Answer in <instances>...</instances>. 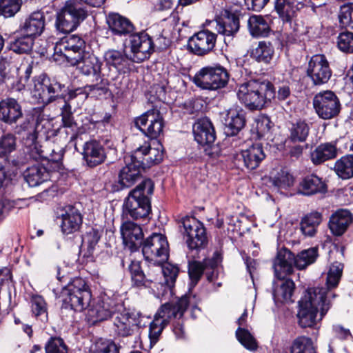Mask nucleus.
I'll list each match as a JSON object with an SVG mask.
<instances>
[{
  "mask_svg": "<svg viewBox=\"0 0 353 353\" xmlns=\"http://www.w3.org/2000/svg\"><path fill=\"white\" fill-rule=\"evenodd\" d=\"M343 265L339 262L332 264L327 273V288H308L303 298L299 301V310L297 314L299 324L301 327H311L316 324L319 310L322 318L330 307V296L336 294L330 289L336 288L341 279Z\"/></svg>",
  "mask_w": 353,
  "mask_h": 353,
  "instance_id": "obj_1",
  "label": "nucleus"
},
{
  "mask_svg": "<svg viewBox=\"0 0 353 353\" xmlns=\"http://www.w3.org/2000/svg\"><path fill=\"white\" fill-rule=\"evenodd\" d=\"M194 299L195 297L193 296L185 294L176 302H168L160 307L150 324L149 338L151 344L157 343L163 329L172 319H174L173 332L176 336L179 339L184 336L183 317L188 306L192 304V301Z\"/></svg>",
  "mask_w": 353,
  "mask_h": 353,
  "instance_id": "obj_2",
  "label": "nucleus"
},
{
  "mask_svg": "<svg viewBox=\"0 0 353 353\" xmlns=\"http://www.w3.org/2000/svg\"><path fill=\"white\" fill-rule=\"evenodd\" d=\"M59 298L62 301L61 316L68 319L73 318L75 312H81L88 307L92 293L84 279L75 277L61 289Z\"/></svg>",
  "mask_w": 353,
  "mask_h": 353,
  "instance_id": "obj_3",
  "label": "nucleus"
},
{
  "mask_svg": "<svg viewBox=\"0 0 353 353\" xmlns=\"http://www.w3.org/2000/svg\"><path fill=\"white\" fill-rule=\"evenodd\" d=\"M275 97L274 85L268 80H250L239 85L237 97L250 110L263 109Z\"/></svg>",
  "mask_w": 353,
  "mask_h": 353,
  "instance_id": "obj_4",
  "label": "nucleus"
},
{
  "mask_svg": "<svg viewBox=\"0 0 353 353\" xmlns=\"http://www.w3.org/2000/svg\"><path fill=\"white\" fill-rule=\"evenodd\" d=\"M154 188L153 181L145 179L132 190L124 201L123 214L134 220L146 218L152 210L150 199Z\"/></svg>",
  "mask_w": 353,
  "mask_h": 353,
  "instance_id": "obj_5",
  "label": "nucleus"
},
{
  "mask_svg": "<svg viewBox=\"0 0 353 353\" xmlns=\"http://www.w3.org/2000/svg\"><path fill=\"white\" fill-rule=\"evenodd\" d=\"M318 248H310L299 253L296 256L287 249H282L274 260L273 268L279 278H283L293 272V266L302 270L315 262L318 257Z\"/></svg>",
  "mask_w": 353,
  "mask_h": 353,
  "instance_id": "obj_6",
  "label": "nucleus"
},
{
  "mask_svg": "<svg viewBox=\"0 0 353 353\" xmlns=\"http://www.w3.org/2000/svg\"><path fill=\"white\" fill-rule=\"evenodd\" d=\"M179 224L180 232L188 248L191 252H195V254H192L194 258L198 252L205 248L208 245L206 229L203 223L192 216L182 217Z\"/></svg>",
  "mask_w": 353,
  "mask_h": 353,
  "instance_id": "obj_7",
  "label": "nucleus"
},
{
  "mask_svg": "<svg viewBox=\"0 0 353 353\" xmlns=\"http://www.w3.org/2000/svg\"><path fill=\"white\" fill-rule=\"evenodd\" d=\"M41 125L43 126L38 117L35 123L29 119H25L15 127V133L22 137L26 160L33 159L37 161L46 157L42 146L37 141Z\"/></svg>",
  "mask_w": 353,
  "mask_h": 353,
  "instance_id": "obj_8",
  "label": "nucleus"
},
{
  "mask_svg": "<svg viewBox=\"0 0 353 353\" xmlns=\"http://www.w3.org/2000/svg\"><path fill=\"white\" fill-rule=\"evenodd\" d=\"M142 313L136 309H127L123 306L113 316L111 330L115 337L126 338L135 334L143 325Z\"/></svg>",
  "mask_w": 353,
  "mask_h": 353,
  "instance_id": "obj_9",
  "label": "nucleus"
},
{
  "mask_svg": "<svg viewBox=\"0 0 353 353\" xmlns=\"http://www.w3.org/2000/svg\"><path fill=\"white\" fill-rule=\"evenodd\" d=\"M88 17L87 10L75 1H68L57 13L54 27L60 33H70Z\"/></svg>",
  "mask_w": 353,
  "mask_h": 353,
  "instance_id": "obj_10",
  "label": "nucleus"
},
{
  "mask_svg": "<svg viewBox=\"0 0 353 353\" xmlns=\"http://www.w3.org/2000/svg\"><path fill=\"white\" fill-rule=\"evenodd\" d=\"M230 73L220 64H214L202 68L193 78L196 86L203 90H217L228 83Z\"/></svg>",
  "mask_w": 353,
  "mask_h": 353,
  "instance_id": "obj_11",
  "label": "nucleus"
},
{
  "mask_svg": "<svg viewBox=\"0 0 353 353\" xmlns=\"http://www.w3.org/2000/svg\"><path fill=\"white\" fill-rule=\"evenodd\" d=\"M142 252L145 259L156 265H162L169 257V245L166 237L153 233L142 242Z\"/></svg>",
  "mask_w": 353,
  "mask_h": 353,
  "instance_id": "obj_12",
  "label": "nucleus"
},
{
  "mask_svg": "<svg viewBox=\"0 0 353 353\" xmlns=\"http://www.w3.org/2000/svg\"><path fill=\"white\" fill-rule=\"evenodd\" d=\"M313 107L318 117L323 120L336 117L341 110L339 97L331 90L317 93L313 98Z\"/></svg>",
  "mask_w": 353,
  "mask_h": 353,
  "instance_id": "obj_13",
  "label": "nucleus"
},
{
  "mask_svg": "<svg viewBox=\"0 0 353 353\" xmlns=\"http://www.w3.org/2000/svg\"><path fill=\"white\" fill-rule=\"evenodd\" d=\"M33 96L39 103L48 104L57 97L65 87L56 79H50L46 74L33 78Z\"/></svg>",
  "mask_w": 353,
  "mask_h": 353,
  "instance_id": "obj_14",
  "label": "nucleus"
},
{
  "mask_svg": "<svg viewBox=\"0 0 353 353\" xmlns=\"http://www.w3.org/2000/svg\"><path fill=\"white\" fill-rule=\"evenodd\" d=\"M306 75L315 86L326 84L332 77L330 62L323 54H316L308 61Z\"/></svg>",
  "mask_w": 353,
  "mask_h": 353,
  "instance_id": "obj_15",
  "label": "nucleus"
},
{
  "mask_svg": "<svg viewBox=\"0 0 353 353\" xmlns=\"http://www.w3.org/2000/svg\"><path fill=\"white\" fill-rule=\"evenodd\" d=\"M134 125L146 137L154 139L163 132L164 120L160 111L153 108L137 117Z\"/></svg>",
  "mask_w": 353,
  "mask_h": 353,
  "instance_id": "obj_16",
  "label": "nucleus"
},
{
  "mask_svg": "<svg viewBox=\"0 0 353 353\" xmlns=\"http://www.w3.org/2000/svg\"><path fill=\"white\" fill-rule=\"evenodd\" d=\"M88 308V316L93 323H97L113 317L118 310L123 308V305L116 303L113 299L103 294L91 301Z\"/></svg>",
  "mask_w": 353,
  "mask_h": 353,
  "instance_id": "obj_17",
  "label": "nucleus"
},
{
  "mask_svg": "<svg viewBox=\"0 0 353 353\" xmlns=\"http://www.w3.org/2000/svg\"><path fill=\"white\" fill-rule=\"evenodd\" d=\"M132 60L140 63L148 59L154 51V45L152 37L145 31L136 33L135 31L130 37Z\"/></svg>",
  "mask_w": 353,
  "mask_h": 353,
  "instance_id": "obj_18",
  "label": "nucleus"
},
{
  "mask_svg": "<svg viewBox=\"0 0 353 353\" xmlns=\"http://www.w3.org/2000/svg\"><path fill=\"white\" fill-rule=\"evenodd\" d=\"M85 42L84 39L76 34H71L62 38L54 46V52L64 57L68 63L72 62V58L82 55L85 51Z\"/></svg>",
  "mask_w": 353,
  "mask_h": 353,
  "instance_id": "obj_19",
  "label": "nucleus"
},
{
  "mask_svg": "<svg viewBox=\"0 0 353 353\" xmlns=\"http://www.w3.org/2000/svg\"><path fill=\"white\" fill-rule=\"evenodd\" d=\"M217 35L208 30L199 31L192 36L188 42L190 52L197 56H205L213 51Z\"/></svg>",
  "mask_w": 353,
  "mask_h": 353,
  "instance_id": "obj_20",
  "label": "nucleus"
},
{
  "mask_svg": "<svg viewBox=\"0 0 353 353\" xmlns=\"http://www.w3.org/2000/svg\"><path fill=\"white\" fill-rule=\"evenodd\" d=\"M70 65L76 66L81 74L87 77L92 75L97 77L103 72H106V68H102L103 63L99 59L88 52L82 55H78L77 59L72 58Z\"/></svg>",
  "mask_w": 353,
  "mask_h": 353,
  "instance_id": "obj_21",
  "label": "nucleus"
},
{
  "mask_svg": "<svg viewBox=\"0 0 353 353\" xmlns=\"http://www.w3.org/2000/svg\"><path fill=\"white\" fill-rule=\"evenodd\" d=\"M216 30L219 34L228 37H234L239 30V14L230 10H223L216 19Z\"/></svg>",
  "mask_w": 353,
  "mask_h": 353,
  "instance_id": "obj_22",
  "label": "nucleus"
},
{
  "mask_svg": "<svg viewBox=\"0 0 353 353\" xmlns=\"http://www.w3.org/2000/svg\"><path fill=\"white\" fill-rule=\"evenodd\" d=\"M108 152L103 145L98 141H86L83 147V158L90 168H94L103 163Z\"/></svg>",
  "mask_w": 353,
  "mask_h": 353,
  "instance_id": "obj_23",
  "label": "nucleus"
},
{
  "mask_svg": "<svg viewBox=\"0 0 353 353\" xmlns=\"http://www.w3.org/2000/svg\"><path fill=\"white\" fill-rule=\"evenodd\" d=\"M123 243L132 251H137L142 245L143 233L142 228L137 223L128 221L121 226Z\"/></svg>",
  "mask_w": 353,
  "mask_h": 353,
  "instance_id": "obj_24",
  "label": "nucleus"
},
{
  "mask_svg": "<svg viewBox=\"0 0 353 353\" xmlns=\"http://www.w3.org/2000/svg\"><path fill=\"white\" fill-rule=\"evenodd\" d=\"M106 22L112 35L115 37H130L135 31L132 21L118 13H110L106 18Z\"/></svg>",
  "mask_w": 353,
  "mask_h": 353,
  "instance_id": "obj_25",
  "label": "nucleus"
},
{
  "mask_svg": "<svg viewBox=\"0 0 353 353\" xmlns=\"http://www.w3.org/2000/svg\"><path fill=\"white\" fill-rule=\"evenodd\" d=\"M304 7L300 0H274V10L283 22L291 23Z\"/></svg>",
  "mask_w": 353,
  "mask_h": 353,
  "instance_id": "obj_26",
  "label": "nucleus"
},
{
  "mask_svg": "<svg viewBox=\"0 0 353 353\" xmlns=\"http://www.w3.org/2000/svg\"><path fill=\"white\" fill-rule=\"evenodd\" d=\"M195 141L201 145H210L216 139V132L211 121L203 117L199 119L193 125Z\"/></svg>",
  "mask_w": 353,
  "mask_h": 353,
  "instance_id": "obj_27",
  "label": "nucleus"
},
{
  "mask_svg": "<svg viewBox=\"0 0 353 353\" xmlns=\"http://www.w3.org/2000/svg\"><path fill=\"white\" fill-rule=\"evenodd\" d=\"M46 26V16L43 12L36 11L31 13L19 26L21 34H26L34 39L40 36Z\"/></svg>",
  "mask_w": 353,
  "mask_h": 353,
  "instance_id": "obj_28",
  "label": "nucleus"
},
{
  "mask_svg": "<svg viewBox=\"0 0 353 353\" xmlns=\"http://www.w3.org/2000/svg\"><path fill=\"white\" fill-rule=\"evenodd\" d=\"M22 117V108L17 100L8 97L0 101V121L8 125H13Z\"/></svg>",
  "mask_w": 353,
  "mask_h": 353,
  "instance_id": "obj_29",
  "label": "nucleus"
},
{
  "mask_svg": "<svg viewBox=\"0 0 353 353\" xmlns=\"http://www.w3.org/2000/svg\"><path fill=\"white\" fill-rule=\"evenodd\" d=\"M245 112L241 108H230L225 118L224 133L228 137L237 135L246 123Z\"/></svg>",
  "mask_w": 353,
  "mask_h": 353,
  "instance_id": "obj_30",
  "label": "nucleus"
},
{
  "mask_svg": "<svg viewBox=\"0 0 353 353\" xmlns=\"http://www.w3.org/2000/svg\"><path fill=\"white\" fill-rule=\"evenodd\" d=\"M83 223V216L74 206L68 205L61 214V231L65 234H72L79 230Z\"/></svg>",
  "mask_w": 353,
  "mask_h": 353,
  "instance_id": "obj_31",
  "label": "nucleus"
},
{
  "mask_svg": "<svg viewBox=\"0 0 353 353\" xmlns=\"http://www.w3.org/2000/svg\"><path fill=\"white\" fill-rule=\"evenodd\" d=\"M125 165L119 173V183L122 187H130L141 177V170H144L141 165L125 157Z\"/></svg>",
  "mask_w": 353,
  "mask_h": 353,
  "instance_id": "obj_32",
  "label": "nucleus"
},
{
  "mask_svg": "<svg viewBox=\"0 0 353 353\" xmlns=\"http://www.w3.org/2000/svg\"><path fill=\"white\" fill-rule=\"evenodd\" d=\"M162 273L164 277L163 281L159 283L157 290L159 294L162 296L174 294V288L176 278L179 273V268L177 265L167 263L162 267Z\"/></svg>",
  "mask_w": 353,
  "mask_h": 353,
  "instance_id": "obj_33",
  "label": "nucleus"
},
{
  "mask_svg": "<svg viewBox=\"0 0 353 353\" xmlns=\"http://www.w3.org/2000/svg\"><path fill=\"white\" fill-rule=\"evenodd\" d=\"M339 149L336 142H326L317 145L310 153V160L315 165L336 159L338 156Z\"/></svg>",
  "mask_w": 353,
  "mask_h": 353,
  "instance_id": "obj_34",
  "label": "nucleus"
},
{
  "mask_svg": "<svg viewBox=\"0 0 353 353\" xmlns=\"http://www.w3.org/2000/svg\"><path fill=\"white\" fill-rule=\"evenodd\" d=\"M352 222V216L350 211L339 210L330 218L329 228L331 232L337 236L343 235Z\"/></svg>",
  "mask_w": 353,
  "mask_h": 353,
  "instance_id": "obj_35",
  "label": "nucleus"
},
{
  "mask_svg": "<svg viewBox=\"0 0 353 353\" xmlns=\"http://www.w3.org/2000/svg\"><path fill=\"white\" fill-rule=\"evenodd\" d=\"M288 130L290 142L304 143L310 134V123L306 119L300 118L290 122Z\"/></svg>",
  "mask_w": 353,
  "mask_h": 353,
  "instance_id": "obj_36",
  "label": "nucleus"
},
{
  "mask_svg": "<svg viewBox=\"0 0 353 353\" xmlns=\"http://www.w3.org/2000/svg\"><path fill=\"white\" fill-rule=\"evenodd\" d=\"M244 165L249 170L257 168L265 159V154L261 143H254L241 152Z\"/></svg>",
  "mask_w": 353,
  "mask_h": 353,
  "instance_id": "obj_37",
  "label": "nucleus"
},
{
  "mask_svg": "<svg viewBox=\"0 0 353 353\" xmlns=\"http://www.w3.org/2000/svg\"><path fill=\"white\" fill-rule=\"evenodd\" d=\"M327 191L326 183L316 174H310L305 176L299 185V192L306 196L324 194Z\"/></svg>",
  "mask_w": 353,
  "mask_h": 353,
  "instance_id": "obj_38",
  "label": "nucleus"
},
{
  "mask_svg": "<svg viewBox=\"0 0 353 353\" xmlns=\"http://www.w3.org/2000/svg\"><path fill=\"white\" fill-rule=\"evenodd\" d=\"M274 275L279 280L277 282H274L272 293L274 301L281 303L292 301L291 298L295 288L293 281L285 279L286 276L279 278L275 273Z\"/></svg>",
  "mask_w": 353,
  "mask_h": 353,
  "instance_id": "obj_39",
  "label": "nucleus"
},
{
  "mask_svg": "<svg viewBox=\"0 0 353 353\" xmlns=\"http://www.w3.org/2000/svg\"><path fill=\"white\" fill-rule=\"evenodd\" d=\"M128 270L130 274L132 287L137 288L150 287L153 280L149 275L145 274L140 261H132L128 267Z\"/></svg>",
  "mask_w": 353,
  "mask_h": 353,
  "instance_id": "obj_40",
  "label": "nucleus"
},
{
  "mask_svg": "<svg viewBox=\"0 0 353 353\" xmlns=\"http://www.w3.org/2000/svg\"><path fill=\"white\" fill-rule=\"evenodd\" d=\"M250 34L255 38L267 37L271 32L269 23L261 15H252L248 21Z\"/></svg>",
  "mask_w": 353,
  "mask_h": 353,
  "instance_id": "obj_41",
  "label": "nucleus"
},
{
  "mask_svg": "<svg viewBox=\"0 0 353 353\" xmlns=\"http://www.w3.org/2000/svg\"><path fill=\"white\" fill-rule=\"evenodd\" d=\"M109 77H112L110 72H103L101 75L95 77L96 83L85 85V98L88 96L95 98H100L105 96L109 91Z\"/></svg>",
  "mask_w": 353,
  "mask_h": 353,
  "instance_id": "obj_42",
  "label": "nucleus"
},
{
  "mask_svg": "<svg viewBox=\"0 0 353 353\" xmlns=\"http://www.w3.org/2000/svg\"><path fill=\"white\" fill-rule=\"evenodd\" d=\"M23 178L30 187H36L48 179L49 173L45 167L34 165L25 170Z\"/></svg>",
  "mask_w": 353,
  "mask_h": 353,
  "instance_id": "obj_43",
  "label": "nucleus"
},
{
  "mask_svg": "<svg viewBox=\"0 0 353 353\" xmlns=\"http://www.w3.org/2000/svg\"><path fill=\"white\" fill-rule=\"evenodd\" d=\"M322 221V215L318 212H313L302 218L300 222V230L302 234L308 237H313L317 228Z\"/></svg>",
  "mask_w": 353,
  "mask_h": 353,
  "instance_id": "obj_44",
  "label": "nucleus"
},
{
  "mask_svg": "<svg viewBox=\"0 0 353 353\" xmlns=\"http://www.w3.org/2000/svg\"><path fill=\"white\" fill-rule=\"evenodd\" d=\"M101 239V234L98 229L90 228L82 240L80 252L83 253V257L89 258L92 256L96 245Z\"/></svg>",
  "mask_w": 353,
  "mask_h": 353,
  "instance_id": "obj_45",
  "label": "nucleus"
},
{
  "mask_svg": "<svg viewBox=\"0 0 353 353\" xmlns=\"http://www.w3.org/2000/svg\"><path fill=\"white\" fill-rule=\"evenodd\" d=\"M274 54V48L270 41H262L252 49L251 57L258 62L268 64L271 62Z\"/></svg>",
  "mask_w": 353,
  "mask_h": 353,
  "instance_id": "obj_46",
  "label": "nucleus"
},
{
  "mask_svg": "<svg viewBox=\"0 0 353 353\" xmlns=\"http://www.w3.org/2000/svg\"><path fill=\"white\" fill-rule=\"evenodd\" d=\"M34 39L22 34L21 36H15L9 43V48L16 54H28L33 48Z\"/></svg>",
  "mask_w": 353,
  "mask_h": 353,
  "instance_id": "obj_47",
  "label": "nucleus"
},
{
  "mask_svg": "<svg viewBox=\"0 0 353 353\" xmlns=\"http://www.w3.org/2000/svg\"><path fill=\"white\" fill-rule=\"evenodd\" d=\"M334 170L342 179L352 178L353 154L345 155L338 159L334 163Z\"/></svg>",
  "mask_w": 353,
  "mask_h": 353,
  "instance_id": "obj_48",
  "label": "nucleus"
},
{
  "mask_svg": "<svg viewBox=\"0 0 353 353\" xmlns=\"http://www.w3.org/2000/svg\"><path fill=\"white\" fill-rule=\"evenodd\" d=\"M214 265L215 261L213 259H204L202 263L197 261L189 262L188 274L191 281L195 284L197 283L208 266L212 268Z\"/></svg>",
  "mask_w": 353,
  "mask_h": 353,
  "instance_id": "obj_49",
  "label": "nucleus"
},
{
  "mask_svg": "<svg viewBox=\"0 0 353 353\" xmlns=\"http://www.w3.org/2000/svg\"><path fill=\"white\" fill-rule=\"evenodd\" d=\"M107 65H111L117 70H123L129 66V60L126 56L118 50H108L104 54Z\"/></svg>",
  "mask_w": 353,
  "mask_h": 353,
  "instance_id": "obj_50",
  "label": "nucleus"
},
{
  "mask_svg": "<svg viewBox=\"0 0 353 353\" xmlns=\"http://www.w3.org/2000/svg\"><path fill=\"white\" fill-rule=\"evenodd\" d=\"M290 353H316V351L311 338L299 336L292 341Z\"/></svg>",
  "mask_w": 353,
  "mask_h": 353,
  "instance_id": "obj_51",
  "label": "nucleus"
},
{
  "mask_svg": "<svg viewBox=\"0 0 353 353\" xmlns=\"http://www.w3.org/2000/svg\"><path fill=\"white\" fill-rule=\"evenodd\" d=\"M134 146L135 148L132 151L131 154L127 157L129 160L134 161L141 165V163L151 148L150 142L149 140L142 141L141 139H137Z\"/></svg>",
  "mask_w": 353,
  "mask_h": 353,
  "instance_id": "obj_52",
  "label": "nucleus"
},
{
  "mask_svg": "<svg viewBox=\"0 0 353 353\" xmlns=\"http://www.w3.org/2000/svg\"><path fill=\"white\" fill-rule=\"evenodd\" d=\"M17 138L14 134L8 132L0 137V158L7 159L15 151Z\"/></svg>",
  "mask_w": 353,
  "mask_h": 353,
  "instance_id": "obj_53",
  "label": "nucleus"
},
{
  "mask_svg": "<svg viewBox=\"0 0 353 353\" xmlns=\"http://www.w3.org/2000/svg\"><path fill=\"white\" fill-rule=\"evenodd\" d=\"M338 49L345 54H353V32L347 30L340 32L336 38Z\"/></svg>",
  "mask_w": 353,
  "mask_h": 353,
  "instance_id": "obj_54",
  "label": "nucleus"
},
{
  "mask_svg": "<svg viewBox=\"0 0 353 353\" xmlns=\"http://www.w3.org/2000/svg\"><path fill=\"white\" fill-rule=\"evenodd\" d=\"M121 346L112 340L100 339L90 348V353H119Z\"/></svg>",
  "mask_w": 353,
  "mask_h": 353,
  "instance_id": "obj_55",
  "label": "nucleus"
},
{
  "mask_svg": "<svg viewBox=\"0 0 353 353\" xmlns=\"http://www.w3.org/2000/svg\"><path fill=\"white\" fill-rule=\"evenodd\" d=\"M22 4V0H0V15L12 17L20 11Z\"/></svg>",
  "mask_w": 353,
  "mask_h": 353,
  "instance_id": "obj_56",
  "label": "nucleus"
},
{
  "mask_svg": "<svg viewBox=\"0 0 353 353\" xmlns=\"http://www.w3.org/2000/svg\"><path fill=\"white\" fill-rule=\"evenodd\" d=\"M270 182L277 189H286L293 185L294 179L287 170L281 169L270 177Z\"/></svg>",
  "mask_w": 353,
  "mask_h": 353,
  "instance_id": "obj_57",
  "label": "nucleus"
},
{
  "mask_svg": "<svg viewBox=\"0 0 353 353\" xmlns=\"http://www.w3.org/2000/svg\"><path fill=\"white\" fill-rule=\"evenodd\" d=\"M338 18L341 28L353 29V3L341 6Z\"/></svg>",
  "mask_w": 353,
  "mask_h": 353,
  "instance_id": "obj_58",
  "label": "nucleus"
},
{
  "mask_svg": "<svg viewBox=\"0 0 353 353\" xmlns=\"http://www.w3.org/2000/svg\"><path fill=\"white\" fill-rule=\"evenodd\" d=\"M31 308L32 314L41 321L48 319L47 305L41 296H33L31 299Z\"/></svg>",
  "mask_w": 353,
  "mask_h": 353,
  "instance_id": "obj_59",
  "label": "nucleus"
},
{
  "mask_svg": "<svg viewBox=\"0 0 353 353\" xmlns=\"http://www.w3.org/2000/svg\"><path fill=\"white\" fill-rule=\"evenodd\" d=\"M61 117L62 125L64 128H68L72 130L78 128L77 123L75 121L72 112V107L68 101H64V104L61 108Z\"/></svg>",
  "mask_w": 353,
  "mask_h": 353,
  "instance_id": "obj_60",
  "label": "nucleus"
},
{
  "mask_svg": "<svg viewBox=\"0 0 353 353\" xmlns=\"http://www.w3.org/2000/svg\"><path fill=\"white\" fill-rule=\"evenodd\" d=\"M46 353H68V347L63 339L51 336L45 345Z\"/></svg>",
  "mask_w": 353,
  "mask_h": 353,
  "instance_id": "obj_61",
  "label": "nucleus"
},
{
  "mask_svg": "<svg viewBox=\"0 0 353 353\" xmlns=\"http://www.w3.org/2000/svg\"><path fill=\"white\" fill-rule=\"evenodd\" d=\"M236 336L238 341L248 350H254L256 349V341L248 330L239 327L236 331Z\"/></svg>",
  "mask_w": 353,
  "mask_h": 353,
  "instance_id": "obj_62",
  "label": "nucleus"
},
{
  "mask_svg": "<svg viewBox=\"0 0 353 353\" xmlns=\"http://www.w3.org/2000/svg\"><path fill=\"white\" fill-rule=\"evenodd\" d=\"M163 150L157 148H150L141 163L142 168L145 170L161 162L163 160Z\"/></svg>",
  "mask_w": 353,
  "mask_h": 353,
  "instance_id": "obj_63",
  "label": "nucleus"
},
{
  "mask_svg": "<svg viewBox=\"0 0 353 353\" xmlns=\"http://www.w3.org/2000/svg\"><path fill=\"white\" fill-rule=\"evenodd\" d=\"M308 148V144H295L289 148V156L293 160H299L303 155V151Z\"/></svg>",
  "mask_w": 353,
  "mask_h": 353,
  "instance_id": "obj_64",
  "label": "nucleus"
}]
</instances>
